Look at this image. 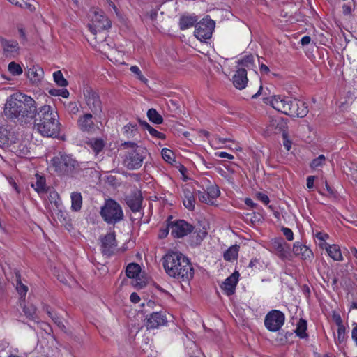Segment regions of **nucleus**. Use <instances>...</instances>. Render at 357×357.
Here are the masks:
<instances>
[{
  "label": "nucleus",
  "instance_id": "obj_1",
  "mask_svg": "<svg viewBox=\"0 0 357 357\" xmlns=\"http://www.w3.org/2000/svg\"><path fill=\"white\" fill-rule=\"evenodd\" d=\"M34 128L43 136L47 137H58L61 132V123L56 109L48 105H45L33 114Z\"/></svg>",
  "mask_w": 357,
  "mask_h": 357
},
{
  "label": "nucleus",
  "instance_id": "obj_2",
  "mask_svg": "<svg viewBox=\"0 0 357 357\" xmlns=\"http://www.w3.org/2000/svg\"><path fill=\"white\" fill-rule=\"evenodd\" d=\"M166 273L172 278L189 281L193 278L194 269L189 259L182 253L169 252L162 259Z\"/></svg>",
  "mask_w": 357,
  "mask_h": 357
},
{
  "label": "nucleus",
  "instance_id": "obj_3",
  "mask_svg": "<svg viewBox=\"0 0 357 357\" xmlns=\"http://www.w3.org/2000/svg\"><path fill=\"white\" fill-rule=\"evenodd\" d=\"M36 103L30 96L15 93L6 100L3 109V114L10 119H23L25 116H33L36 112Z\"/></svg>",
  "mask_w": 357,
  "mask_h": 357
},
{
  "label": "nucleus",
  "instance_id": "obj_4",
  "mask_svg": "<svg viewBox=\"0 0 357 357\" xmlns=\"http://www.w3.org/2000/svg\"><path fill=\"white\" fill-rule=\"evenodd\" d=\"M265 102L278 112L293 117H305L309 112L305 102L288 96H272L266 98Z\"/></svg>",
  "mask_w": 357,
  "mask_h": 357
},
{
  "label": "nucleus",
  "instance_id": "obj_5",
  "mask_svg": "<svg viewBox=\"0 0 357 357\" xmlns=\"http://www.w3.org/2000/svg\"><path fill=\"white\" fill-rule=\"evenodd\" d=\"M123 146L129 148V150L125 155L124 165L129 169H137L141 167L144 160L148 154L147 149L144 146L130 142L123 143Z\"/></svg>",
  "mask_w": 357,
  "mask_h": 357
},
{
  "label": "nucleus",
  "instance_id": "obj_6",
  "mask_svg": "<svg viewBox=\"0 0 357 357\" xmlns=\"http://www.w3.org/2000/svg\"><path fill=\"white\" fill-rule=\"evenodd\" d=\"M102 219L107 224H116L123 219V212L119 203L113 199L105 202L100 210Z\"/></svg>",
  "mask_w": 357,
  "mask_h": 357
},
{
  "label": "nucleus",
  "instance_id": "obj_7",
  "mask_svg": "<svg viewBox=\"0 0 357 357\" xmlns=\"http://www.w3.org/2000/svg\"><path fill=\"white\" fill-rule=\"evenodd\" d=\"M89 17L91 18V23L88 24V27L91 33L94 36L95 40H96V35L98 32L108 29L111 27V21L105 15L102 10H91Z\"/></svg>",
  "mask_w": 357,
  "mask_h": 357
},
{
  "label": "nucleus",
  "instance_id": "obj_8",
  "mask_svg": "<svg viewBox=\"0 0 357 357\" xmlns=\"http://www.w3.org/2000/svg\"><path fill=\"white\" fill-rule=\"evenodd\" d=\"M52 165L60 175L71 174L77 166V162L68 155H60L53 158Z\"/></svg>",
  "mask_w": 357,
  "mask_h": 357
},
{
  "label": "nucleus",
  "instance_id": "obj_9",
  "mask_svg": "<svg viewBox=\"0 0 357 357\" xmlns=\"http://www.w3.org/2000/svg\"><path fill=\"white\" fill-rule=\"evenodd\" d=\"M285 316L284 313L278 310H273L267 313L264 319L266 328L272 332L279 331L284 325Z\"/></svg>",
  "mask_w": 357,
  "mask_h": 357
},
{
  "label": "nucleus",
  "instance_id": "obj_10",
  "mask_svg": "<svg viewBox=\"0 0 357 357\" xmlns=\"http://www.w3.org/2000/svg\"><path fill=\"white\" fill-rule=\"evenodd\" d=\"M215 22L209 18H204L195 26V36L199 40L209 39L215 28Z\"/></svg>",
  "mask_w": 357,
  "mask_h": 357
},
{
  "label": "nucleus",
  "instance_id": "obj_11",
  "mask_svg": "<svg viewBox=\"0 0 357 357\" xmlns=\"http://www.w3.org/2000/svg\"><path fill=\"white\" fill-rule=\"evenodd\" d=\"M169 227H170L171 234L175 238L184 237L190 234L194 229V227L184 220L169 221Z\"/></svg>",
  "mask_w": 357,
  "mask_h": 357
},
{
  "label": "nucleus",
  "instance_id": "obj_12",
  "mask_svg": "<svg viewBox=\"0 0 357 357\" xmlns=\"http://www.w3.org/2000/svg\"><path fill=\"white\" fill-rule=\"evenodd\" d=\"M84 96L86 103L93 114H98L102 111V104L98 94L90 87L84 90Z\"/></svg>",
  "mask_w": 357,
  "mask_h": 357
},
{
  "label": "nucleus",
  "instance_id": "obj_13",
  "mask_svg": "<svg viewBox=\"0 0 357 357\" xmlns=\"http://www.w3.org/2000/svg\"><path fill=\"white\" fill-rule=\"evenodd\" d=\"M0 43L6 57L15 58L19 54L20 46L17 40L0 38Z\"/></svg>",
  "mask_w": 357,
  "mask_h": 357
},
{
  "label": "nucleus",
  "instance_id": "obj_14",
  "mask_svg": "<svg viewBox=\"0 0 357 357\" xmlns=\"http://www.w3.org/2000/svg\"><path fill=\"white\" fill-rule=\"evenodd\" d=\"M239 273L238 271L234 272L230 276L227 278L220 285L221 289L227 296H231L235 293L236 287L238 281Z\"/></svg>",
  "mask_w": 357,
  "mask_h": 357
},
{
  "label": "nucleus",
  "instance_id": "obj_15",
  "mask_svg": "<svg viewBox=\"0 0 357 357\" xmlns=\"http://www.w3.org/2000/svg\"><path fill=\"white\" fill-rule=\"evenodd\" d=\"M116 246V242L114 233H109L101 238V249L104 255H110Z\"/></svg>",
  "mask_w": 357,
  "mask_h": 357
},
{
  "label": "nucleus",
  "instance_id": "obj_16",
  "mask_svg": "<svg viewBox=\"0 0 357 357\" xmlns=\"http://www.w3.org/2000/svg\"><path fill=\"white\" fill-rule=\"evenodd\" d=\"M167 318L162 312H153L146 317V326L147 328H156L167 323Z\"/></svg>",
  "mask_w": 357,
  "mask_h": 357
},
{
  "label": "nucleus",
  "instance_id": "obj_17",
  "mask_svg": "<svg viewBox=\"0 0 357 357\" xmlns=\"http://www.w3.org/2000/svg\"><path fill=\"white\" fill-rule=\"evenodd\" d=\"M232 79L233 84L236 89H243L248 83L247 70L245 68L237 67Z\"/></svg>",
  "mask_w": 357,
  "mask_h": 357
},
{
  "label": "nucleus",
  "instance_id": "obj_18",
  "mask_svg": "<svg viewBox=\"0 0 357 357\" xmlns=\"http://www.w3.org/2000/svg\"><path fill=\"white\" fill-rule=\"evenodd\" d=\"M77 125L82 132H91L95 130V123L93 121V116L89 113L79 118Z\"/></svg>",
  "mask_w": 357,
  "mask_h": 357
},
{
  "label": "nucleus",
  "instance_id": "obj_19",
  "mask_svg": "<svg viewBox=\"0 0 357 357\" xmlns=\"http://www.w3.org/2000/svg\"><path fill=\"white\" fill-rule=\"evenodd\" d=\"M126 202L130 210L133 213H136L139 211L142 208V197L139 192H134L126 197Z\"/></svg>",
  "mask_w": 357,
  "mask_h": 357
},
{
  "label": "nucleus",
  "instance_id": "obj_20",
  "mask_svg": "<svg viewBox=\"0 0 357 357\" xmlns=\"http://www.w3.org/2000/svg\"><path fill=\"white\" fill-rule=\"evenodd\" d=\"M271 245L272 249L278 257L282 259L287 257V249H289V247L282 238L272 240Z\"/></svg>",
  "mask_w": 357,
  "mask_h": 357
},
{
  "label": "nucleus",
  "instance_id": "obj_21",
  "mask_svg": "<svg viewBox=\"0 0 357 357\" xmlns=\"http://www.w3.org/2000/svg\"><path fill=\"white\" fill-rule=\"evenodd\" d=\"M287 119L276 118L271 121L270 128L274 130L275 132H282L284 138H285L287 137Z\"/></svg>",
  "mask_w": 357,
  "mask_h": 357
},
{
  "label": "nucleus",
  "instance_id": "obj_22",
  "mask_svg": "<svg viewBox=\"0 0 357 357\" xmlns=\"http://www.w3.org/2000/svg\"><path fill=\"white\" fill-rule=\"evenodd\" d=\"M183 203L185 207L189 211H193L195 208V199L193 192L190 188H183Z\"/></svg>",
  "mask_w": 357,
  "mask_h": 357
},
{
  "label": "nucleus",
  "instance_id": "obj_23",
  "mask_svg": "<svg viewBox=\"0 0 357 357\" xmlns=\"http://www.w3.org/2000/svg\"><path fill=\"white\" fill-rule=\"evenodd\" d=\"M27 77L33 83L39 82L43 77V70L38 66H33L26 72Z\"/></svg>",
  "mask_w": 357,
  "mask_h": 357
},
{
  "label": "nucleus",
  "instance_id": "obj_24",
  "mask_svg": "<svg viewBox=\"0 0 357 357\" xmlns=\"http://www.w3.org/2000/svg\"><path fill=\"white\" fill-rule=\"evenodd\" d=\"M293 252L296 255H301L304 259H310L313 253L307 246L301 245L296 242L294 244Z\"/></svg>",
  "mask_w": 357,
  "mask_h": 357
},
{
  "label": "nucleus",
  "instance_id": "obj_25",
  "mask_svg": "<svg viewBox=\"0 0 357 357\" xmlns=\"http://www.w3.org/2000/svg\"><path fill=\"white\" fill-rule=\"evenodd\" d=\"M325 249L328 255L335 261H342L343 257L341 253L340 247L337 245H328L325 243Z\"/></svg>",
  "mask_w": 357,
  "mask_h": 357
},
{
  "label": "nucleus",
  "instance_id": "obj_26",
  "mask_svg": "<svg viewBox=\"0 0 357 357\" xmlns=\"http://www.w3.org/2000/svg\"><path fill=\"white\" fill-rule=\"evenodd\" d=\"M238 251L239 246L238 245H231L224 252V259L229 261L236 259L238 257Z\"/></svg>",
  "mask_w": 357,
  "mask_h": 357
},
{
  "label": "nucleus",
  "instance_id": "obj_27",
  "mask_svg": "<svg viewBox=\"0 0 357 357\" xmlns=\"http://www.w3.org/2000/svg\"><path fill=\"white\" fill-rule=\"evenodd\" d=\"M71 208L74 211L81 209L82 205V197L80 193L74 192L71 194Z\"/></svg>",
  "mask_w": 357,
  "mask_h": 357
},
{
  "label": "nucleus",
  "instance_id": "obj_28",
  "mask_svg": "<svg viewBox=\"0 0 357 357\" xmlns=\"http://www.w3.org/2000/svg\"><path fill=\"white\" fill-rule=\"evenodd\" d=\"M31 187L33 188L38 194L45 193L47 190L45 178L43 176H38L36 181L31 184Z\"/></svg>",
  "mask_w": 357,
  "mask_h": 357
},
{
  "label": "nucleus",
  "instance_id": "obj_29",
  "mask_svg": "<svg viewBox=\"0 0 357 357\" xmlns=\"http://www.w3.org/2000/svg\"><path fill=\"white\" fill-rule=\"evenodd\" d=\"M196 22L195 17L183 16L180 18L179 26L181 29L184 30L193 26Z\"/></svg>",
  "mask_w": 357,
  "mask_h": 357
},
{
  "label": "nucleus",
  "instance_id": "obj_30",
  "mask_svg": "<svg viewBox=\"0 0 357 357\" xmlns=\"http://www.w3.org/2000/svg\"><path fill=\"white\" fill-rule=\"evenodd\" d=\"M141 271V268L139 264L135 263L129 264L126 270V275L130 278H137Z\"/></svg>",
  "mask_w": 357,
  "mask_h": 357
},
{
  "label": "nucleus",
  "instance_id": "obj_31",
  "mask_svg": "<svg viewBox=\"0 0 357 357\" xmlns=\"http://www.w3.org/2000/svg\"><path fill=\"white\" fill-rule=\"evenodd\" d=\"M254 66V56L248 55L238 61L237 67L245 68L248 70L253 69Z\"/></svg>",
  "mask_w": 357,
  "mask_h": 357
},
{
  "label": "nucleus",
  "instance_id": "obj_32",
  "mask_svg": "<svg viewBox=\"0 0 357 357\" xmlns=\"http://www.w3.org/2000/svg\"><path fill=\"white\" fill-rule=\"evenodd\" d=\"M87 144L93 149L96 154H98L105 147V142L101 139H91Z\"/></svg>",
  "mask_w": 357,
  "mask_h": 357
},
{
  "label": "nucleus",
  "instance_id": "obj_33",
  "mask_svg": "<svg viewBox=\"0 0 357 357\" xmlns=\"http://www.w3.org/2000/svg\"><path fill=\"white\" fill-rule=\"evenodd\" d=\"M306 330H307V321L303 319H301L296 325V328L295 330V333L299 337L305 338L307 337V334L306 333Z\"/></svg>",
  "mask_w": 357,
  "mask_h": 357
},
{
  "label": "nucleus",
  "instance_id": "obj_34",
  "mask_svg": "<svg viewBox=\"0 0 357 357\" xmlns=\"http://www.w3.org/2000/svg\"><path fill=\"white\" fill-rule=\"evenodd\" d=\"M139 123L149 131V134L155 137H157L158 139H165V135L158 132L155 128L151 127L146 121H139Z\"/></svg>",
  "mask_w": 357,
  "mask_h": 357
},
{
  "label": "nucleus",
  "instance_id": "obj_35",
  "mask_svg": "<svg viewBox=\"0 0 357 357\" xmlns=\"http://www.w3.org/2000/svg\"><path fill=\"white\" fill-rule=\"evenodd\" d=\"M147 116L149 120L153 123L161 124L163 122L162 116L153 108L148 110Z\"/></svg>",
  "mask_w": 357,
  "mask_h": 357
},
{
  "label": "nucleus",
  "instance_id": "obj_36",
  "mask_svg": "<svg viewBox=\"0 0 357 357\" xmlns=\"http://www.w3.org/2000/svg\"><path fill=\"white\" fill-rule=\"evenodd\" d=\"M53 78L56 84L61 87H65L68 84V81L64 78L61 70L54 72L53 73Z\"/></svg>",
  "mask_w": 357,
  "mask_h": 357
},
{
  "label": "nucleus",
  "instance_id": "obj_37",
  "mask_svg": "<svg viewBox=\"0 0 357 357\" xmlns=\"http://www.w3.org/2000/svg\"><path fill=\"white\" fill-rule=\"evenodd\" d=\"M206 191L212 201L218 197L220 195L218 187L215 185L210 184L207 185Z\"/></svg>",
  "mask_w": 357,
  "mask_h": 357
},
{
  "label": "nucleus",
  "instance_id": "obj_38",
  "mask_svg": "<svg viewBox=\"0 0 357 357\" xmlns=\"http://www.w3.org/2000/svg\"><path fill=\"white\" fill-rule=\"evenodd\" d=\"M162 157L169 164H172L173 162H174V153L170 149H168L167 148H164L162 149L161 151Z\"/></svg>",
  "mask_w": 357,
  "mask_h": 357
},
{
  "label": "nucleus",
  "instance_id": "obj_39",
  "mask_svg": "<svg viewBox=\"0 0 357 357\" xmlns=\"http://www.w3.org/2000/svg\"><path fill=\"white\" fill-rule=\"evenodd\" d=\"M23 312L25 315L30 319H34L36 318V308L33 305H24L23 307Z\"/></svg>",
  "mask_w": 357,
  "mask_h": 357
},
{
  "label": "nucleus",
  "instance_id": "obj_40",
  "mask_svg": "<svg viewBox=\"0 0 357 357\" xmlns=\"http://www.w3.org/2000/svg\"><path fill=\"white\" fill-rule=\"evenodd\" d=\"M8 70L13 75H20L22 73V68L21 66L13 61L8 64Z\"/></svg>",
  "mask_w": 357,
  "mask_h": 357
},
{
  "label": "nucleus",
  "instance_id": "obj_41",
  "mask_svg": "<svg viewBox=\"0 0 357 357\" xmlns=\"http://www.w3.org/2000/svg\"><path fill=\"white\" fill-rule=\"evenodd\" d=\"M130 71L136 76V77L142 82L146 84L148 79L142 75L139 68L137 66H132L130 68Z\"/></svg>",
  "mask_w": 357,
  "mask_h": 357
},
{
  "label": "nucleus",
  "instance_id": "obj_42",
  "mask_svg": "<svg viewBox=\"0 0 357 357\" xmlns=\"http://www.w3.org/2000/svg\"><path fill=\"white\" fill-rule=\"evenodd\" d=\"M16 278H17L16 289L17 290V291L20 294L25 296L28 291V287L22 283L21 280H20V275L19 274L16 275Z\"/></svg>",
  "mask_w": 357,
  "mask_h": 357
},
{
  "label": "nucleus",
  "instance_id": "obj_43",
  "mask_svg": "<svg viewBox=\"0 0 357 357\" xmlns=\"http://www.w3.org/2000/svg\"><path fill=\"white\" fill-rule=\"evenodd\" d=\"M49 93L54 96H62L63 98H68L69 96V92L67 89H52L49 91Z\"/></svg>",
  "mask_w": 357,
  "mask_h": 357
},
{
  "label": "nucleus",
  "instance_id": "obj_44",
  "mask_svg": "<svg viewBox=\"0 0 357 357\" xmlns=\"http://www.w3.org/2000/svg\"><path fill=\"white\" fill-rule=\"evenodd\" d=\"M47 312L49 314V316L51 317L52 321L61 329L65 328V326L60 317H58L56 314H54L50 310H47Z\"/></svg>",
  "mask_w": 357,
  "mask_h": 357
},
{
  "label": "nucleus",
  "instance_id": "obj_45",
  "mask_svg": "<svg viewBox=\"0 0 357 357\" xmlns=\"http://www.w3.org/2000/svg\"><path fill=\"white\" fill-rule=\"evenodd\" d=\"M355 3L352 1L342 6V13L344 15H349L355 9Z\"/></svg>",
  "mask_w": 357,
  "mask_h": 357
},
{
  "label": "nucleus",
  "instance_id": "obj_46",
  "mask_svg": "<svg viewBox=\"0 0 357 357\" xmlns=\"http://www.w3.org/2000/svg\"><path fill=\"white\" fill-rule=\"evenodd\" d=\"M325 160H326L325 156L324 155H320L319 156H318L317 158L314 159L311 162L310 167L312 169H316L319 167H321V166H322Z\"/></svg>",
  "mask_w": 357,
  "mask_h": 357
},
{
  "label": "nucleus",
  "instance_id": "obj_47",
  "mask_svg": "<svg viewBox=\"0 0 357 357\" xmlns=\"http://www.w3.org/2000/svg\"><path fill=\"white\" fill-rule=\"evenodd\" d=\"M198 198L200 202L207 203V204H213V201L211 199L207 192L205 190L204 192L198 191Z\"/></svg>",
  "mask_w": 357,
  "mask_h": 357
},
{
  "label": "nucleus",
  "instance_id": "obj_48",
  "mask_svg": "<svg viewBox=\"0 0 357 357\" xmlns=\"http://www.w3.org/2000/svg\"><path fill=\"white\" fill-rule=\"evenodd\" d=\"M66 109L70 114H76L79 112V107L75 102H70L67 104Z\"/></svg>",
  "mask_w": 357,
  "mask_h": 357
},
{
  "label": "nucleus",
  "instance_id": "obj_49",
  "mask_svg": "<svg viewBox=\"0 0 357 357\" xmlns=\"http://www.w3.org/2000/svg\"><path fill=\"white\" fill-rule=\"evenodd\" d=\"M345 331L346 328L344 326H340L337 328V341L339 343L344 342L345 339Z\"/></svg>",
  "mask_w": 357,
  "mask_h": 357
},
{
  "label": "nucleus",
  "instance_id": "obj_50",
  "mask_svg": "<svg viewBox=\"0 0 357 357\" xmlns=\"http://www.w3.org/2000/svg\"><path fill=\"white\" fill-rule=\"evenodd\" d=\"M195 233L197 234L196 236V242L197 243H200V242L205 238V236L207 234V232L206 230L204 229H196Z\"/></svg>",
  "mask_w": 357,
  "mask_h": 357
},
{
  "label": "nucleus",
  "instance_id": "obj_51",
  "mask_svg": "<svg viewBox=\"0 0 357 357\" xmlns=\"http://www.w3.org/2000/svg\"><path fill=\"white\" fill-rule=\"evenodd\" d=\"M58 193L55 191L50 192L48 199L51 203H54L56 206L58 205Z\"/></svg>",
  "mask_w": 357,
  "mask_h": 357
},
{
  "label": "nucleus",
  "instance_id": "obj_52",
  "mask_svg": "<svg viewBox=\"0 0 357 357\" xmlns=\"http://www.w3.org/2000/svg\"><path fill=\"white\" fill-rule=\"evenodd\" d=\"M282 230L288 241H292L294 239V234L291 229L287 227H283Z\"/></svg>",
  "mask_w": 357,
  "mask_h": 357
},
{
  "label": "nucleus",
  "instance_id": "obj_53",
  "mask_svg": "<svg viewBox=\"0 0 357 357\" xmlns=\"http://www.w3.org/2000/svg\"><path fill=\"white\" fill-rule=\"evenodd\" d=\"M257 197L261 202H262L265 204H268L269 203L268 197L264 193H261V192L258 193Z\"/></svg>",
  "mask_w": 357,
  "mask_h": 357
},
{
  "label": "nucleus",
  "instance_id": "obj_54",
  "mask_svg": "<svg viewBox=\"0 0 357 357\" xmlns=\"http://www.w3.org/2000/svg\"><path fill=\"white\" fill-rule=\"evenodd\" d=\"M169 229H170V227H169V223H168L167 226L165 228L160 229V233H159V237L160 238L166 237L169 233Z\"/></svg>",
  "mask_w": 357,
  "mask_h": 357
},
{
  "label": "nucleus",
  "instance_id": "obj_55",
  "mask_svg": "<svg viewBox=\"0 0 357 357\" xmlns=\"http://www.w3.org/2000/svg\"><path fill=\"white\" fill-rule=\"evenodd\" d=\"M136 129V125H134L132 123H128L124 127V131L127 134H128L130 132H132Z\"/></svg>",
  "mask_w": 357,
  "mask_h": 357
},
{
  "label": "nucleus",
  "instance_id": "obj_56",
  "mask_svg": "<svg viewBox=\"0 0 357 357\" xmlns=\"http://www.w3.org/2000/svg\"><path fill=\"white\" fill-rule=\"evenodd\" d=\"M216 155H218L220 158H227L229 160H232L234 158V155H232L231 154L227 153L226 152L216 153Z\"/></svg>",
  "mask_w": 357,
  "mask_h": 357
},
{
  "label": "nucleus",
  "instance_id": "obj_57",
  "mask_svg": "<svg viewBox=\"0 0 357 357\" xmlns=\"http://www.w3.org/2000/svg\"><path fill=\"white\" fill-rule=\"evenodd\" d=\"M315 177L314 176H309L307 178V188L310 189L312 188L314 186V181Z\"/></svg>",
  "mask_w": 357,
  "mask_h": 357
},
{
  "label": "nucleus",
  "instance_id": "obj_58",
  "mask_svg": "<svg viewBox=\"0 0 357 357\" xmlns=\"http://www.w3.org/2000/svg\"><path fill=\"white\" fill-rule=\"evenodd\" d=\"M130 298L133 303H137L140 301L139 295L135 292L131 294Z\"/></svg>",
  "mask_w": 357,
  "mask_h": 357
},
{
  "label": "nucleus",
  "instance_id": "obj_59",
  "mask_svg": "<svg viewBox=\"0 0 357 357\" xmlns=\"http://www.w3.org/2000/svg\"><path fill=\"white\" fill-rule=\"evenodd\" d=\"M315 236L321 241H324L326 238H328V235L327 234L322 232H317L315 234Z\"/></svg>",
  "mask_w": 357,
  "mask_h": 357
},
{
  "label": "nucleus",
  "instance_id": "obj_60",
  "mask_svg": "<svg viewBox=\"0 0 357 357\" xmlns=\"http://www.w3.org/2000/svg\"><path fill=\"white\" fill-rule=\"evenodd\" d=\"M354 327L352 329V339L354 340V342L357 344V323L354 324Z\"/></svg>",
  "mask_w": 357,
  "mask_h": 357
},
{
  "label": "nucleus",
  "instance_id": "obj_61",
  "mask_svg": "<svg viewBox=\"0 0 357 357\" xmlns=\"http://www.w3.org/2000/svg\"><path fill=\"white\" fill-rule=\"evenodd\" d=\"M311 41V38L308 36H305L301 38V43L303 45H308Z\"/></svg>",
  "mask_w": 357,
  "mask_h": 357
},
{
  "label": "nucleus",
  "instance_id": "obj_62",
  "mask_svg": "<svg viewBox=\"0 0 357 357\" xmlns=\"http://www.w3.org/2000/svg\"><path fill=\"white\" fill-rule=\"evenodd\" d=\"M259 68H260L261 73H262L267 74L270 71L268 67L263 63L260 64Z\"/></svg>",
  "mask_w": 357,
  "mask_h": 357
},
{
  "label": "nucleus",
  "instance_id": "obj_63",
  "mask_svg": "<svg viewBox=\"0 0 357 357\" xmlns=\"http://www.w3.org/2000/svg\"><path fill=\"white\" fill-rule=\"evenodd\" d=\"M245 203L248 206H250V207H252V208H254V207L257 205L256 204H255V203L253 202V201H252L251 199H249V198H247V199H245Z\"/></svg>",
  "mask_w": 357,
  "mask_h": 357
},
{
  "label": "nucleus",
  "instance_id": "obj_64",
  "mask_svg": "<svg viewBox=\"0 0 357 357\" xmlns=\"http://www.w3.org/2000/svg\"><path fill=\"white\" fill-rule=\"evenodd\" d=\"M334 318H335L336 324L337 325L338 327H340V326H343L342 321V319H341V317L340 315L334 316Z\"/></svg>",
  "mask_w": 357,
  "mask_h": 357
}]
</instances>
